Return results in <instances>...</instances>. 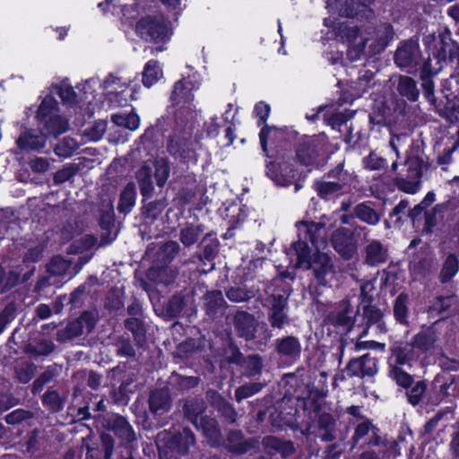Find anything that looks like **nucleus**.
Returning <instances> with one entry per match:
<instances>
[{"instance_id":"nucleus-4","label":"nucleus","mask_w":459,"mask_h":459,"mask_svg":"<svg viewBox=\"0 0 459 459\" xmlns=\"http://www.w3.org/2000/svg\"><path fill=\"white\" fill-rule=\"evenodd\" d=\"M429 57L436 60L437 70L452 65L459 53V43L453 39L447 27L438 29L437 33L425 35L422 39Z\"/></svg>"},{"instance_id":"nucleus-49","label":"nucleus","mask_w":459,"mask_h":459,"mask_svg":"<svg viewBox=\"0 0 459 459\" xmlns=\"http://www.w3.org/2000/svg\"><path fill=\"white\" fill-rule=\"evenodd\" d=\"M409 298L405 294H400L394 303V312L396 319L404 323L407 317V304Z\"/></svg>"},{"instance_id":"nucleus-60","label":"nucleus","mask_w":459,"mask_h":459,"mask_svg":"<svg viewBox=\"0 0 459 459\" xmlns=\"http://www.w3.org/2000/svg\"><path fill=\"white\" fill-rule=\"evenodd\" d=\"M347 313L346 305H343V307L338 312V315L332 313L329 316V320L335 325H344L348 323Z\"/></svg>"},{"instance_id":"nucleus-56","label":"nucleus","mask_w":459,"mask_h":459,"mask_svg":"<svg viewBox=\"0 0 459 459\" xmlns=\"http://www.w3.org/2000/svg\"><path fill=\"white\" fill-rule=\"evenodd\" d=\"M136 185L134 181L128 182L121 191L118 201H135Z\"/></svg>"},{"instance_id":"nucleus-18","label":"nucleus","mask_w":459,"mask_h":459,"mask_svg":"<svg viewBox=\"0 0 459 459\" xmlns=\"http://www.w3.org/2000/svg\"><path fill=\"white\" fill-rule=\"evenodd\" d=\"M271 313L269 320L273 327L281 328L288 323V317L285 313L287 307L286 299L281 294L272 293L270 299Z\"/></svg>"},{"instance_id":"nucleus-31","label":"nucleus","mask_w":459,"mask_h":459,"mask_svg":"<svg viewBox=\"0 0 459 459\" xmlns=\"http://www.w3.org/2000/svg\"><path fill=\"white\" fill-rule=\"evenodd\" d=\"M417 357L416 348L411 344H405L393 351L390 359H393L394 363L398 365H408L411 367L412 361Z\"/></svg>"},{"instance_id":"nucleus-53","label":"nucleus","mask_w":459,"mask_h":459,"mask_svg":"<svg viewBox=\"0 0 459 459\" xmlns=\"http://www.w3.org/2000/svg\"><path fill=\"white\" fill-rule=\"evenodd\" d=\"M103 213L100 217V224L104 229H109L114 223L115 213L111 203H103Z\"/></svg>"},{"instance_id":"nucleus-29","label":"nucleus","mask_w":459,"mask_h":459,"mask_svg":"<svg viewBox=\"0 0 459 459\" xmlns=\"http://www.w3.org/2000/svg\"><path fill=\"white\" fill-rule=\"evenodd\" d=\"M150 409L156 414H162L169 409L170 402L166 390H157L151 394L149 400Z\"/></svg>"},{"instance_id":"nucleus-26","label":"nucleus","mask_w":459,"mask_h":459,"mask_svg":"<svg viewBox=\"0 0 459 459\" xmlns=\"http://www.w3.org/2000/svg\"><path fill=\"white\" fill-rule=\"evenodd\" d=\"M142 74V82L146 88H151L154 85L163 74L159 61L156 59L147 61L143 66Z\"/></svg>"},{"instance_id":"nucleus-20","label":"nucleus","mask_w":459,"mask_h":459,"mask_svg":"<svg viewBox=\"0 0 459 459\" xmlns=\"http://www.w3.org/2000/svg\"><path fill=\"white\" fill-rule=\"evenodd\" d=\"M343 186L344 184L334 183L331 179L325 178V173L320 179L314 182L313 188L319 198L326 200L331 197H339L347 195V193L343 191Z\"/></svg>"},{"instance_id":"nucleus-48","label":"nucleus","mask_w":459,"mask_h":459,"mask_svg":"<svg viewBox=\"0 0 459 459\" xmlns=\"http://www.w3.org/2000/svg\"><path fill=\"white\" fill-rule=\"evenodd\" d=\"M368 142V136L361 130L358 131L354 135L351 134L346 139V143L352 150H358L359 152L367 147Z\"/></svg>"},{"instance_id":"nucleus-59","label":"nucleus","mask_w":459,"mask_h":459,"mask_svg":"<svg viewBox=\"0 0 459 459\" xmlns=\"http://www.w3.org/2000/svg\"><path fill=\"white\" fill-rule=\"evenodd\" d=\"M116 423L120 427L119 435L130 441L134 438L133 431L128 422L124 418H117Z\"/></svg>"},{"instance_id":"nucleus-44","label":"nucleus","mask_w":459,"mask_h":459,"mask_svg":"<svg viewBox=\"0 0 459 459\" xmlns=\"http://www.w3.org/2000/svg\"><path fill=\"white\" fill-rule=\"evenodd\" d=\"M202 232L200 226H186L181 230L180 240L185 246H191L197 241Z\"/></svg>"},{"instance_id":"nucleus-61","label":"nucleus","mask_w":459,"mask_h":459,"mask_svg":"<svg viewBox=\"0 0 459 459\" xmlns=\"http://www.w3.org/2000/svg\"><path fill=\"white\" fill-rule=\"evenodd\" d=\"M221 126L217 122V117H213L211 121L204 125V130L208 137L215 138L220 134Z\"/></svg>"},{"instance_id":"nucleus-24","label":"nucleus","mask_w":459,"mask_h":459,"mask_svg":"<svg viewBox=\"0 0 459 459\" xmlns=\"http://www.w3.org/2000/svg\"><path fill=\"white\" fill-rule=\"evenodd\" d=\"M446 101L437 107V114L450 123L458 121L459 118V91L449 99L446 96Z\"/></svg>"},{"instance_id":"nucleus-43","label":"nucleus","mask_w":459,"mask_h":459,"mask_svg":"<svg viewBox=\"0 0 459 459\" xmlns=\"http://www.w3.org/2000/svg\"><path fill=\"white\" fill-rule=\"evenodd\" d=\"M356 214L358 218L368 224L377 223L380 218V214L377 211L364 203L356 207Z\"/></svg>"},{"instance_id":"nucleus-7","label":"nucleus","mask_w":459,"mask_h":459,"mask_svg":"<svg viewBox=\"0 0 459 459\" xmlns=\"http://www.w3.org/2000/svg\"><path fill=\"white\" fill-rule=\"evenodd\" d=\"M199 89V83L194 82L190 76L182 78L174 83L173 91L170 95V101L173 106H179L178 110H186L188 112V118L192 116V108L195 107L194 91Z\"/></svg>"},{"instance_id":"nucleus-19","label":"nucleus","mask_w":459,"mask_h":459,"mask_svg":"<svg viewBox=\"0 0 459 459\" xmlns=\"http://www.w3.org/2000/svg\"><path fill=\"white\" fill-rule=\"evenodd\" d=\"M438 70H433L432 65L422 69L420 72V77L421 80L422 93L424 98L435 108L437 113V106L440 103H444L442 100H437L435 96V83L432 76L437 73Z\"/></svg>"},{"instance_id":"nucleus-27","label":"nucleus","mask_w":459,"mask_h":459,"mask_svg":"<svg viewBox=\"0 0 459 459\" xmlns=\"http://www.w3.org/2000/svg\"><path fill=\"white\" fill-rule=\"evenodd\" d=\"M235 324L239 335L247 340L254 337L255 319L251 315L246 312L238 313L235 316Z\"/></svg>"},{"instance_id":"nucleus-54","label":"nucleus","mask_w":459,"mask_h":459,"mask_svg":"<svg viewBox=\"0 0 459 459\" xmlns=\"http://www.w3.org/2000/svg\"><path fill=\"white\" fill-rule=\"evenodd\" d=\"M425 384L418 382L408 394L409 402L413 405L418 404L425 393Z\"/></svg>"},{"instance_id":"nucleus-36","label":"nucleus","mask_w":459,"mask_h":459,"mask_svg":"<svg viewBox=\"0 0 459 459\" xmlns=\"http://www.w3.org/2000/svg\"><path fill=\"white\" fill-rule=\"evenodd\" d=\"M369 190L378 201H388L386 196L394 191V185L391 181L376 180L370 185Z\"/></svg>"},{"instance_id":"nucleus-28","label":"nucleus","mask_w":459,"mask_h":459,"mask_svg":"<svg viewBox=\"0 0 459 459\" xmlns=\"http://www.w3.org/2000/svg\"><path fill=\"white\" fill-rule=\"evenodd\" d=\"M194 424L196 426V428L202 429L203 433L209 438L212 445H215L218 442L220 430L216 421L213 419L195 417L194 420Z\"/></svg>"},{"instance_id":"nucleus-45","label":"nucleus","mask_w":459,"mask_h":459,"mask_svg":"<svg viewBox=\"0 0 459 459\" xmlns=\"http://www.w3.org/2000/svg\"><path fill=\"white\" fill-rule=\"evenodd\" d=\"M458 271V259L455 255H449L443 265L441 271V280L443 282L450 281Z\"/></svg>"},{"instance_id":"nucleus-47","label":"nucleus","mask_w":459,"mask_h":459,"mask_svg":"<svg viewBox=\"0 0 459 459\" xmlns=\"http://www.w3.org/2000/svg\"><path fill=\"white\" fill-rule=\"evenodd\" d=\"M57 95L64 105L74 107L78 103L77 93L73 86H58Z\"/></svg>"},{"instance_id":"nucleus-17","label":"nucleus","mask_w":459,"mask_h":459,"mask_svg":"<svg viewBox=\"0 0 459 459\" xmlns=\"http://www.w3.org/2000/svg\"><path fill=\"white\" fill-rule=\"evenodd\" d=\"M39 131L45 138L57 137L68 130V122L65 118L56 114L39 122Z\"/></svg>"},{"instance_id":"nucleus-41","label":"nucleus","mask_w":459,"mask_h":459,"mask_svg":"<svg viewBox=\"0 0 459 459\" xmlns=\"http://www.w3.org/2000/svg\"><path fill=\"white\" fill-rule=\"evenodd\" d=\"M394 187L397 188L406 194L414 195L416 194L420 187V180L409 178L405 176L399 177L394 179Z\"/></svg>"},{"instance_id":"nucleus-52","label":"nucleus","mask_w":459,"mask_h":459,"mask_svg":"<svg viewBox=\"0 0 459 459\" xmlns=\"http://www.w3.org/2000/svg\"><path fill=\"white\" fill-rule=\"evenodd\" d=\"M459 146V130H458V138L451 147H446L443 152L438 154L437 157V163L438 165H448L452 161V156L454 152L458 148Z\"/></svg>"},{"instance_id":"nucleus-11","label":"nucleus","mask_w":459,"mask_h":459,"mask_svg":"<svg viewBox=\"0 0 459 459\" xmlns=\"http://www.w3.org/2000/svg\"><path fill=\"white\" fill-rule=\"evenodd\" d=\"M335 34L342 43L348 44L347 56L351 60L359 59L365 44L351 48L360 34L359 28L357 25L351 26L346 22H340L335 28Z\"/></svg>"},{"instance_id":"nucleus-38","label":"nucleus","mask_w":459,"mask_h":459,"mask_svg":"<svg viewBox=\"0 0 459 459\" xmlns=\"http://www.w3.org/2000/svg\"><path fill=\"white\" fill-rule=\"evenodd\" d=\"M390 365V377L401 386L408 387L411 384V377L404 372L401 367L403 365H398L394 363L393 359H389Z\"/></svg>"},{"instance_id":"nucleus-30","label":"nucleus","mask_w":459,"mask_h":459,"mask_svg":"<svg viewBox=\"0 0 459 459\" xmlns=\"http://www.w3.org/2000/svg\"><path fill=\"white\" fill-rule=\"evenodd\" d=\"M387 255L380 242L372 241L366 247V261L370 265L385 263Z\"/></svg>"},{"instance_id":"nucleus-57","label":"nucleus","mask_w":459,"mask_h":459,"mask_svg":"<svg viewBox=\"0 0 459 459\" xmlns=\"http://www.w3.org/2000/svg\"><path fill=\"white\" fill-rule=\"evenodd\" d=\"M141 195L143 198L149 197L153 191V184L150 175L139 180Z\"/></svg>"},{"instance_id":"nucleus-39","label":"nucleus","mask_w":459,"mask_h":459,"mask_svg":"<svg viewBox=\"0 0 459 459\" xmlns=\"http://www.w3.org/2000/svg\"><path fill=\"white\" fill-rule=\"evenodd\" d=\"M80 170V167L76 163H69L58 169L53 177L55 184H63L72 179Z\"/></svg>"},{"instance_id":"nucleus-3","label":"nucleus","mask_w":459,"mask_h":459,"mask_svg":"<svg viewBox=\"0 0 459 459\" xmlns=\"http://www.w3.org/2000/svg\"><path fill=\"white\" fill-rule=\"evenodd\" d=\"M409 109L406 100L394 93L389 98L375 100L368 122L372 126H386L390 131H410Z\"/></svg>"},{"instance_id":"nucleus-10","label":"nucleus","mask_w":459,"mask_h":459,"mask_svg":"<svg viewBox=\"0 0 459 459\" xmlns=\"http://www.w3.org/2000/svg\"><path fill=\"white\" fill-rule=\"evenodd\" d=\"M271 113V106L264 102H257L253 110L254 116L256 117V126L260 127L259 143L261 149L266 157L268 154V139L272 132H277L279 129L275 126L267 125V120Z\"/></svg>"},{"instance_id":"nucleus-23","label":"nucleus","mask_w":459,"mask_h":459,"mask_svg":"<svg viewBox=\"0 0 459 459\" xmlns=\"http://www.w3.org/2000/svg\"><path fill=\"white\" fill-rule=\"evenodd\" d=\"M325 178L334 183L344 184L343 191L350 194L355 187V177L344 169V161L338 163L333 169L325 173Z\"/></svg>"},{"instance_id":"nucleus-50","label":"nucleus","mask_w":459,"mask_h":459,"mask_svg":"<svg viewBox=\"0 0 459 459\" xmlns=\"http://www.w3.org/2000/svg\"><path fill=\"white\" fill-rule=\"evenodd\" d=\"M228 299L234 302H242L249 299L255 294L253 291L247 290L241 287H236L230 289L226 293Z\"/></svg>"},{"instance_id":"nucleus-55","label":"nucleus","mask_w":459,"mask_h":459,"mask_svg":"<svg viewBox=\"0 0 459 459\" xmlns=\"http://www.w3.org/2000/svg\"><path fill=\"white\" fill-rule=\"evenodd\" d=\"M30 168L33 172L44 173L49 169V162L46 158L37 157L29 162Z\"/></svg>"},{"instance_id":"nucleus-6","label":"nucleus","mask_w":459,"mask_h":459,"mask_svg":"<svg viewBox=\"0 0 459 459\" xmlns=\"http://www.w3.org/2000/svg\"><path fill=\"white\" fill-rule=\"evenodd\" d=\"M169 25V22L162 15H146L136 22L135 33L146 42L166 44L172 34Z\"/></svg>"},{"instance_id":"nucleus-33","label":"nucleus","mask_w":459,"mask_h":459,"mask_svg":"<svg viewBox=\"0 0 459 459\" xmlns=\"http://www.w3.org/2000/svg\"><path fill=\"white\" fill-rule=\"evenodd\" d=\"M154 178L159 187H163L170 175V163L168 158H158L154 160Z\"/></svg>"},{"instance_id":"nucleus-64","label":"nucleus","mask_w":459,"mask_h":459,"mask_svg":"<svg viewBox=\"0 0 459 459\" xmlns=\"http://www.w3.org/2000/svg\"><path fill=\"white\" fill-rule=\"evenodd\" d=\"M25 418V411H14L6 416V422L9 424H15Z\"/></svg>"},{"instance_id":"nucleus-2","label":"nucleus","mask_w":459,"mask_h":459,"mask_svg":"<svg viewBox=\"0 0 459 459\" xmlns=\"http://www.w3.org/2000/svg\"><path fill=\"white\" fill-rule=\"evenodd\" d=\"M171 134L167 140V151L169 155L187 168L196 165L198 154L193 141L194 126L186 110H176L171 126Z\"/></svg>"},{"instance_id":"nucleus-34","label":"nucleus","mask_w":459,"mask_h":459,"mask_svg":"<svg viewBox=\"0 0 459 459\" xmlns=\"http://www.w3.org/2000/svg\"><path fill=\"white\" fill-rule=\"evenodd\" d=\"M111 121L121 127H125L129 130H136L140 126V117L134 112H130L128 114H113L111 116Z\"/></svg>"},{"instance_id":"nucleus-37","label":"nucleus","mask_w":459,"mask_h":459,"mask_svg":"<svg viewBox=\"0 0 459 459\" xmlns=\"http://www.w3.org/2000/svg\"><path fill=\"white\" fill-rule=\"evenodd\" d=\"M278 351L283 355L295 358L300 352V344L297 338L287 337L279 342Z\"/></svg>"},{"instance_id":"nucleus-32","label":"nucleus","mask_w":459,"mask_h":459,"mask_svg":"<svg viewBox=\"0 0 459 459\" xmlns=\"http://www.w3.org/2000/svg\"><path fill=\"white\" fill-rule=\"evenodd\" d=\"M94 315L91 312H85L76 321L72 322L69 325V330L75 335L82 334L91 332L94 327Z\"/></svg>"},{"instance_id":"nucleus-9","label":"nucleus","mask_w":459,"mask_h":459,"mask_svg":"<svg viewBox=\"0 0 459 459\" xmlns=\"http://www.w3.org/2000/svg\"><path fill=\"white\" fill-rule=\"evenodd\" d=\"M169 186L176 194L172 201H192L200 191L196 175L187 170L174 178Z\"/></svg>"},{"instance_id":"nucleus-1","label":"nucleus","mask_w":459,"mask_h":459,"mask_svg":"<svg viewBox=\"0 0 459 459\" xmlns=\"http://www.w3.org/2000/svg\"><path fill=\"white\" fill-rule=\"evenodd\" d=\"M297 227L299 239L286 250L290 264L294 268L312 269L322 285L331 283L335 278V269L325 252L327 242L324 227L315 222H299Z\"/></svg>"},{"instance_id":"nucleus-51","label":"nucleus","mask_w":459,"mask_h":459,"mask_svg":"<svg viewBox=\"0 0 459 459\" xmlns=\"http://www.w3.org/2000/svg\"><path fill=\"white\" fill-rule=\"evenodd\" d=\"M262 389V385L260 384H248L240 386L236 390L235 396L238 401H241L249 396L254 395L258 393Z\"/></svg>"},{"instance_id":"nucleus-63","label":"nucleus","mask_w":459,"mask_h":459,"mask_svg":"<svg viewBox=\"0 0 459 459\" xmlns=\"http://www.w3.org/2000/svg\"><path fill=\"white\" fill-rule=\"evenodd\" d=\"M247 362H248V365L252 366V368L249 371L250 376H253L261 370L262 362H261V359L259 357H257V356L249 357Z\"/></svg>"},{"instance_id":"nucleus-13","label":"nucleus","mask_w":459,"mask_h":459,"mask_svg":"<svg viewBox=\"0 0 459 459\" xmlns=\"http://www.w3.org/2000/svg\"><path fill=\"white\" fill-rule=\"evenodd\" d=\"M395 31L390 22H380L373 30V40L369 45V51L373 55L384 52L394 39Z\"/></svg>"},{"instance_id":"nucleus-14","label":"nucleus","mask_w":459,"mask_h":459,"mask_svg":"<svg viewBox=\"0 0 459 459\" xmlns=\"http://www.w3.org/2000/svg\"><path fill=\"white\" fill-rule=\"evenodd\" d=\"M420 148L412 143L410 152H406V158L403 162V171L405 177L420 180L423 175L424 160L420 156Z\"/></svg>"},{"instance_id":"nucleus-12","label":"nucleus","mask_w":459,"mask_h":459,"mask_svg":"<svg viewBox=\"0 0 459 459\" xmlns=\"http://www.w3.org/2000/svg\"><path fill=\"white\" fill-rule=\"evenodd\" d=\"M322 150L323 146L318 140L307 136L300 140L297 145V160L304 166L317 164V160Z\"/></svg>"},{"instance_id":"nucleus-15","label":"nucleus","mask_w":459,"mask_h":459,"mask_svg":"<svg viewBox=\"0 0 459 459\" xmlns=\"http://www.w3.org/2000/svg\"><path fill=\"white\" fill-rule=\"evenodd\" d=\"M332 243L342 257L351 258L357 250V243L353 234L346 228L338 229L332 238Z\"/></svg>"},{"instance_id":"nucleus-46","label":"nucleus","mask_w":459,"mask_h":459,"mask_svg":"<svg viewBox=\"0 0 459 459\" xmlns=\"http://www.w3.org/2000/svg\"><path fill=\"white\" fill-rule=\"evenodd\" d=\"M71 263L61 256L54 257L48 265V271L53 275H65L70 269Z\"/></svg>"},{"instance_id":"nucleus-35","label":"nucleus","mask_w":459,"mask_h":459,"mask_svg":"<svg viewBox=\"0 0 459 459\" xmlns=\"http://www.w3.org/2000/svg\"><path fill=\"white\" fill-rule=\"evenodd\" d=\"M58 112L57 101L50 96H47L40 103L36 113L38 122L45 120Z\"/></svg>"},{"instance_id":"nucleus-40","label":"nucleus","mask_w":459,"mask_h":459,"mask_svg":"<svg viewBox=\"0 0 459 459\" xmlns=\"http://www.w3.org/2000/svg\"><path fill=\"white\" fill-rule=\"evenodd\" d=\"M370 432H372V438L370 439L369 444L377 446L379 443V437L372 428L371 423L368 420L363 421L357 426L353 440L357 443Z\"/></svg>"},{"instance_id":"nucleus-22","label":"nucleus","mask_w":459,"mask_h":459,"mask_svg":"<svg viewBox=\"0 0 459 459\" xmlns=\"http://www.w3.org/2000/svg\"><path fill=\"white\" fill-rule=\"evenodd\" d=\"M398 97L410 102H416L420 97L417 82L407 75H400L396 85Z\"/></svg>"},{"instance_id":"nucleus-5","label":"nucleus","mask_w":459,"mask_h":459,"mask_svg":"<svg viewBox=\"0 0 459 459\" xmlns=\"http://www.w3.org/2000/svg\"><path fill=\"white\" fill-rule=\"evenodd\" d=\"M394 62L402 70L407 73L421 71L431 65V59H425L420 47L418 36L411 37L399 42L394 55Z\"/></svg>"},{"instance_id":"nucleus-21","label":"nucleus","mask_w":459,"mask_h":459,"mask_svg":"<svg viewBox=\"0 0 459 459\" xmlns=\"http://www.w3.org/2000/svg\"><path fill=\"white\" fill-rule=\"evenodd\" d=\"M18 148L23 152H40L46 145L45 138L34 130H25L16 140Z\"/></svg>"},{"instance_id":"nucleus-25","label":"nucleus","mask_w":459,"mask_h":459,"mask_svg":"<svg viewBox=\"0 0 459 459\" xmlns=\"http://www.w3.org/2000/svg\"><path fill=\"white\" fill-rule=\"evenodd\" d=\"M194 443L195 437L192 431L188 429H184L181 433L174 437L168 448L172 455L174 453L184 455Z\"/></svg>"},{"instance_id":"nucleus-58","label":"nucleus","mask_w":459,"mask_h":459,"mask_svg":"<svg viewBox=\"0 0 459 459\" xmlns=\"http://www.w3.org/2000/svg\"><path fill=\"white\" fill-rule=\"evenodd\" d=\"M408 131H390L391 133V138L389 141V146L393 150V152L395 153L397 159L400 158V153L398 150V146L396 144V142H400L401 139L407 134Z\"/></svg>"},{"instance_id":"nucleus-62","label":"nucleus","mask_w":459,"mask_h":459,"mask_svg":"<svg viewBox=\"0 0 459 459\" xmlns=\"http://www.w3.org/2000/svg\"><path fill=\"white\" fill-rule=\"evenodd\" d=\"M374 290H375V286H374L373 281L369 280V281H364L360 285V291H361V296L363 297V299L366 301H370L372 299V294H373Z\"/></svg>"},{"instance_id":"nucleus-16","label":"nucleus","mask_w":459,"mask_h":459,"mask_svg":"<svg viewBox=\"0 0 459 459\" xmlns=\"http://www.w3.org/2000/svg\"><path fill=\"white\" fill-rule=\"evenodd\" d=\"M347 374L354 377L373 376L377 372V360L368 354L351 360L346 368Z\"/></svg>"},{"instance_id":"nucleus-8","label":"nucleus","mask_w":459,"mask_h":459,"mask_svg":"<svg viewBox=\"0 0 459 459\" xmlns=\"http://www.w3.org/2000/svg\"><path fill=\"white\" fill-rule=\"evenodd\" d=\"M307 175L292 163L288 161L280 162L276 170L272 171L271 178L279 186H290L294 185L295 191L302 186Z\"/></svg>"},{"instance_id":"nucleus-42","label":"nucleus","mask_w":459,"mask_h":459,"mask_svg":"<svg viewBox=\"0 0 459 459\" xmlns=\"http://www.w3.org/2000/svg\"><path fill=\"white\" fill-rule=\"evenodd\" d=\"M362 164L364 169L368 170H380L387 168L386 160L378 156L373 151L362 159Z\"/></svg>"}]
</instances>
